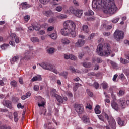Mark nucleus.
<instances>
[{
  "instance_id": "nucleus-37",
  "label": "nucleus",
  "mask_w": 129,
  "mask_h": 129,
  "mask_svg": "<svg viewBox=\"0 0 129 129\" xmlns=\"http://www.w3.org/2000/svg\"><path fill=\"white\" fill-rule=\"evenodd\" d=\"M14 121L15 122H17V121H18L19 119H18V113L16 112H14Z\"/></svg>"
},
{
  "instance_id": "nucleus-24",
  "label": "nucleus",
  "mask_w": 129,
  "mask_h": 129,
  "mask_svg": "<svg viewBox=\"0 0 129 129\" xmlns=\"http://www.w3.org/2000/svg\"><path fill=\"white\" fill-rule=\"evenodd\" d=\"M82 64L83 66L85 68H90V67H91V62H83V63H82Z\"/></svg>"
},
{
  "instance_id": "nucleus-58",
  "label": "nucleus",
  "mask_w": 129,
  "mask_h": 129,
  "mask_svg": "<svg viewBox=\"0 0 129 129\" xmlns=\"http://www.w3.org/2000/svg\"><path fill=\"white\" fill-rule=\"evenodd\" d=\"M60 0H52V5L54 6H56L58 5V2H59Z\"/></svg>"
},
{
  "instance_id": "nucleus-20",
  "label": "nucleus",
  "mask_w": 129,
  "mask_h": 129,
  "mask_svg": "<svg viewBox=\"0 0 129 129\" xmlns=\"http://www.w3.org/2000/svg\"><path fill=\"white\" fill-rule=\"evenodd\" d=\"M30 96H31V93L27 92L25 95L22 96L21 99L25 100V99H27V98L30 97Z\"/></svg>"
},
{
  "instance_id": "nucleus-33",
  "label": "nucleus",
  "mask_w": 129,
  "mask_h": 129,
  "mask_svg": "<svg viewBox=\"0 0 129 129\" xmlns=\"http://www.w3.org/2000/svg\"><path fill=\"white\" fill-rule=\"evenodd\" d=\"M120 62L122 64H128L129 61L127 59H123L122 57L120 58Z\"/></svg>"
},
{
  "instance_id": "nucleus-46",
  "label": "nucleus",
  "mask_w": 129,
  "mask_h": 129,
  "mask_svg": "<svg viewBox=\"0 0 129 129\" xmlns=\"http://www.w3.org/2000/svg\"><path fill=\"white\" fill-rule=\"evenodd\" d=\"M95 37V33H92L88 38V40H92L93 38Z\"/></svg>"
},
{
  "instance_id": "nucleus-64",
  "label": "nucleus",
  "mask_w": 129,
  "mask_h": 129,
  "mask_svg": "<svg viewBox=\"0 0 129 129\" xmlns=\"http://www.w3.org/2000/svg\"><path fill=\"white\" fill-rule=\"evenodd\" d=\"M53 30H54V27L53 26H50L47 28V31L48 32H51V31H53Z\"/></svg>"
},
{
  "instance_id": "nucleus-11",
  "label": "nucleus",
  "mask_w": 129,
  "mask_h": 129,
  "mask_svg": "<svg viewBox=\"0 0 129 129\" xmlns=\"http://www.w3.org/2000/svg\"><path fill=\"white\" fill-rule=\"evenodd\" d=\"M22 10H27V9H29V8H31L32 6L30 4H28L27 2H22L20 5Z\"/></svg>"
},
{
  "instance_id": "nucleus-57",
  "label": "nucleus",
  "mask_w": 129,
  "mask_h": 129,
  "mask_svg": "<svg viewBox=\"0 0 129 129\" xmlns=\"http://www.w3.org/2000/svg\"><path fill=\"white\" fill-rule=\"evenodd\" d=\"M30 20V16L29 15H26L24 17V21L26 22H28Z\"/></svg>"
},
{
  "instance_id": "nucleus-9",
  "label": "nucleus",
  "mask_w": 129,
  "mask_h": 129,
  "mask_svg": "<svg viewBox=\"0 0 129 129\" xmlns=\"http://www.w3.org/2000/svg\"><path fill=\"white\" fill-rule=\"evenodd\" d=\"M38 106L39 107L44 106L45 103H46L45 99H44L43 98H42L41 96H38Z\"/></svg>"
},
{
  "instance_id": "nucleus-3",
  "label": "nucleus",
  "mask_w": 129,
  "mask_h": 129,
  "mask_svg": "<svg viewBox=\"0 0 129 129\" xmlns=\"http://www.w3.org/2000/svg\"><path fill=\"white\" fill-rule=\"evenodd\" d=\"M96 52L101 57H108L112 53L110 45L108 43H106L104 45L101 44H99L97 46Z\"/></svg>"
},
{
  "instance_id": "nucleus-8",
  "label": "nucleus",
  "mask_w": 129,
  "mask_h": 129,
  "mask_svg": "<svg viewBox=\"0 0 129 129\" xmlns=\"http://www.w3.org/2000/svg\"><path fill=\"white\" fill-rule=\"evenodd\" d=\"M118 102L122 108H125V107H126V105H129L128 100L126 101L123 98H120L118 100Z\"/></svg>"
},
{
  "instance_id": "nucleus-34",
  "label": "nucleus",
  "mask_w": 129,
  "mask_h": 129,
  "mask_svg": "<svg viewBox=\"0 0 129 129\" xmlns=\"http://www.w3.org/2000/svg\"><path fill=\"white\" fill-rule=\"evenodd\" d=\"M57 37H58V35H57V33H52L50 35V37L53 40H56V39H57Z\"/></svg>"
},
{
  "instance_id": "nucleus-62",
  "label": "nucleus",
  "mask_w": 129,
  "mask_h": 129,
  "mask_svg": "<svg viewBox=\"0 0 129 129\" xmlns=\"http://www.w3.org/2000/svg\"><path fill=\"white\" fill-rule=\"evenodd\" d=\"M17 107L18 108H21L22 109H23L24 107H25V106H22V104L19 103L17 104Z\"/></svg>"
},
{
  "instance_id": "nucleus-44",
  "label": "nucleus",
  "mask_w": 129,
  "mask_h": 129,
  "mask_svg": "<svg viewBox=\"0 0 129 129\" xmlns=\"http://www.w3.org/2000/svg\"><path fill=\"white\" fill-rule=\"evenodd\" d=\"M118 95L119 96H122L123 95H124V91H123L122 90H119V92L118 93Z\"/></svg>"
},
{
  "instance_id": "nucleus-17",
  "label": "nucleus",
  "mask_w": 129,
  "mask_h": 129,
  "mask_svg": "<svg viewBox=\"0 0 129 129\" xmlns=\"http://www.w3.org/2000/svg\"><path fill=\"white\" fill-rule=\"evenodd\" d=\"M5 106L10 109H12V107H13L12 102L9 100L5 101Z\"/></svg>"
},
{
  "instance_id": "nucleus-43",
  "label": "nucleus",
  "mask_w": 129,
  "mask_h": 129,
  "mask_svg": "<svg viewBox=\"0 0 129 129\" xmlns=\"http://www.w3.org/2000/svg\"><path fill=\"white\" fill-rule=\"evenodd\" d=\"M87 94H88L89 96H90V97H93V93H92V92L90 91V90L87 89Z\"/></svg>"
},
{
  "instance_id": "nucleus-18",
  "label": "nucleus",
  "mask_w": 129,
  "mask_h": 129,
  "mask_svg": "<svg viewBox=\"0 0 129 129\" xmlns=\"http://www.w3.org/2000/svg\"><path fill=\"white\" fill-rule=\"evenodd\" d=\"M50 92V95L53 96V97H56V96L58 95V94H57V91L54 88L51 89Z\"/></svg>"
},
{
  "instance_id": "nucleus-23",
  "label": "nucleus",
  "mask_w": 129,
  "mask_h": 129,
  "mask_svg": "<svg viewBox=\"0 0 129 129\" xmlns=\"http://www.w3.org/2000/svg\"><path fill=\"white\" fill-rule=\"evenodd\" d=\"M82 29L83 31H84L85 33L88 34V32H89V29L88 28V26H87V25H83Z\"/></svg>"
},
{
  "instance_id": "nucleus-53",
  "label": "nucleus",
  "mask_w": 129,
  "mask_h": 129,
  "mask_svg": "<svg viewBox=\"0 0 129 129\" xmlns=\"http://www.w3.org/2000/svg\"><path fill=\"white\" fill-rule=\"evenodd\" d=\"M40 87L38 85H34L33 89L35 91H38Z\"/></svg>"
},
{
  "instance_id": "nucleus-26",
  "label": "nucleus",
  "mask_w": 129,
  "mask_h": 129,
  "mask_svg": "<svg viewBox=\"0 0 129 129\" xmlns=\"http://www.w3.org/2000/svg\"><path fill=\"white\" fill-rule=\"evenodd\" d=\"M9 46L10 45L8 44L4 43L0 46V48L1 49H2V50H6V49H8V48H9Z\"/></svg>"
},
{
  "instance_id": "nucleus-32",
  "label": "nucleus",
  "mask_w": 129,
  "mask_h": 129,
  "mask_svg": "<svg viewBox=\"0 0 129 129\" xmlns=\"http://www.w3.org/2000/svg\"><path fill=\"white\" fill-rule=\"evenodd\" d=\"M57 17L58 18V19H66V18H67V15L65 14H60L57 15Z\"/></svg>"
},
{
  "instance_id": "nucleus-28",
  "label": "nucleus",
  "mask_w": 129,
  "mask_h": 129,
  "mask_svg": "<svg viewBox=\"0 0 129 129\" xmlns=\"http://www.w3.org/2000/svg\"><path fill=\"white\" fill-rule=\"evenodd\" d=\"M51 124H52V121H51L50 120H48L47 121V123H45L44 125V128L45 129L47 128H50V125H51Z\"/></svg>"
},
{
  "instance_id": "nucleus-2",
  "label": "nucleus",
  "mask_w": 129,
  "mask_h": 129,
  "mask_svg": "<svg viewBox=\"0 0 129 129\" xmlns=\"http://www.w3.org/2000/svg\"><path fill=\"white\" fill-rule=\"evenodd\" d=\"M64 29L61 30V33L63 36L71 35L72 38H75L76 36V32H75V23L71 20H67L63 23Z\"/></svg>"
},
{
  "instance_id": "nucleus-50",
  "label": "nucleus",
  "mask_w": 129,
  "mask_h": 129,
  "mask_svg": "<svg viewBox=\"0 0 129 129\" xmlns=\"http://www.w3.org/2000/svg\"><path fill=\"white\" fill-rule=\"evenodd\" d=\"M70 70H71L72 73H75L76 72V70L73 67H70Z\"/></svg>"
},
{
  "instance_id": "nucleus-59",
  "label": "nucleus",
  "mask_w": 129,
  "mask_h": 129,
  "mask_svg": "<svg viewBox=\"0 0 129 129\" xmlns=\"http://www.w3.org/2000/svg\"><path fill=\"white\" fill-rule=\"evenodd\" d=\"M73 3L75 5V6H76V7H78L79 6V3L78 2V1L76 0H74Z\"/></svg>"
},
{
  "instance_id": "nucleus-36",
  "label": "nucleus",
  "mask_w": 129,
  "mask_h": 129,
  "mask_svg": "<svg viewBox=\"0 0 129 129\" xmlns=\"http://www.w3.org/2000/svg\"><path fill=\"white\" fill-rule=\"evenodd\" d=\"M59 75L60 76H63V77H64V78H67V75H68V72H61L59 74Z\"/></svg>"
},
{
  "instance_id": "nucleus-55",
  "label": "nucleus",
  "mask_w": 129,
  "mask_h": 129,
  "mask_svg": "<svg viewBox=\"0 0 129 129\" xmlns=\"http://www.w3.org/2000/svg\"><path fill=\"white\" fill-rule=\"evenodd\" d=\"M111 95L112 98L113 99L112 101H115V99H116L115 95H114V94H113V92H112L111 93Z\"/></svg>"
},
{
  "instance_id": "nucleus-12",
  "label": "nucleus",
  "mask_w": 129,
  "mask_h": 129,
  "mask_svg": "<svg viewBox=\"0 0 129 129\" xmlns=\"http://www.w3.org/2000/svg\"><path fill=\"white\" fill-rule=\"evenodd\" d=\"M85 44V41L82 39H79L78 41L76 43V47L77 48H80V47H82L83 45Z\"/></svg>"
},
{
  "instance_id": "nucleus-51",
  "label": "nucleus",
  "mask_w": 129,
  "mask_h": 129,
  "mask_svg": "<svg viewBox=\"0 0 129 129\" xmlns=\"http://www.w3.org/2000/svg\"><path fill=\"white\" fill-rule=\"evenodd\" d=\"M1 129H11L10 126H7V125H2L0 127Z\"/></svg>"
},
{
  "instance_id": "nucleus-22",
  "label": "nucleus",
  "mask_w": 129,
  "mask_h": 129,
  "mask_svg": "<svg viewBox=\"0 0 129 129\" xmlns=\"http://www.w3.org/2000/svg\"><path fill=\"white\" fill-rule=\"evenodd\" d=\"M55 97L56 100L59 102V103H63V98L61 97L60 96H59V95H57L56 96L54 97Z\"/></svg>"
},
{
  "instance_id": "nucleus-25",
  "label": "nucleus",
  "mask_w": 129,
  "mask_h": 129,
  "mask_svg": "<svg viewBox=\"0 0 129 129\" xmlns=\"http://www.w3.org/2000/svg\"><path fill=\"white\" fill-rule=\"evenodd\" d=\"M84 15L85 16H93V15H94V13L93 12V11H92V10H89L88 12L84 13Z\"/></svg>"
},
{
  "instance_id": "nucleus-19",
  "label": "nucleus",
  "mask_w": 129,
  "mask_h": 129,
  "mask_svg": "<svg viewBox=\"0 0 129 129\" xmlns=\"http://www.w3.org/2000/svg\"><path fill=\"white\" fill-rule=\"evenodd\" d=\"M83 14V11L80 10H77L76 11V16L78 17V18H81Z\"/></svg>"
},
{
  "instance_id": "nucleus-5",
  "label": "nucleus",
  "mask_w": 129,
  "mask_h": 129,
  "mask_svg": "<svg viewBox=\"0 0 129 129\" xmlns=\"http://www.w3.org/2000/svg\"><path fill=\"white\" fill-rule=\"evenodd\" d=\"M105 118L107 120L110 126L112 129L116 128V122L115 120L112 117V115L110 113H105L104 114Z\"/></svg>"
},
{
  "instance_id": "nucleus-38",
  "label": "nucleus",
  "mask_w": 129,
  "mask_h": 129,
  "mask_svg": "<svg viewBox=\"0 0 129 129\" xmlns=\"http://www.w3.org/2000/svg\"><path fill=\"white\" fill-rule=\"evenodd\" d=\"M93 86L95 87V89H98L99 88V84L97 82H95Z\"/></svg>"
},
{
  "instance_id": "nucleus-40",
  "label": "nucleus",
  "mask_w": 129,
  "mask_h": 129,
  "mask_svg": "<svg viewBox=\"0 0 129 129\" xmlns=\"http://www.w3.org/2000/svg\"><path fill=\"white\" fill-rule=\"evenodd\" d=\"M111 65H112L113 68H114V69H116V68H117V64L113 61H111Z\"/></svg>"
},
{
  "instance_id": "nucleus-27",
  "label": "nucleus",
  "mask_w": 129,
  "mask_h": 129,
  "mask_svg": "<svg viewBox=\"0 0 129 129\" xmlns=\"http://www.w3.org/2000/svg\"><path fill=\"white\" fill-rule=\"evenodd\" d=\"M99 108H100V106L99 105H97L95 108V112L96 114H100L101 111L99 110Z\"/></svg>"
},
{
  "instance_id": "nucleus-1",
  "label": "nucleus",
  "mask_w": 129,
  "mask_h": 129,
  "mask_svg": "<svg viewBox=\"0 0 129 129\" xmlns=\"http://www.w3.org/2000/svg\"><path fill=\"white\" fill-rule=\"evenodd\" d=\"M114 2V0H96L92 2V5H95V7L100 9L106 8L104 10L105 14L113 15L117 12V7Z\"/></svg>"
},
{
  "instance_id": "nucleus-6",
  "label": "nucleus",
  "mask_w": 129,
  "mask_h": 129,
  "mask_svg": "<svg viewBox=\"0 0 129 129\" xmlns=\"http://www.w3.org/2000/svg\"><path fill=\"white\" fill-rule=\"evenodd\" d=\"M123 38H124V33L123 31L116 30L114 33V39L117 40V42H119L120 40L123 39Z\"/></svg>"
},
{
  "instance_id": "nucleus-4",
  "label": "nucleus",
  "mask_w": 129,
  "mask_h": 129,
  "mask_svg": "<svg viewBox=\"0 0 129 129\" xmlns=\"http://www.w3.org/2000/svg\"><path fill=\"white\" fill-rule=\"evenodd\" d=\"M38 65L42 67L43 69L45 70H49V71H52L55 73V74H58V71L55 68V66L48 62H42L41 63H39Z\"/></svg>"
},
{
  "instance_id": "nucleus-30",
  "label": "nucleus",
  "mask_w": 129,
  "mask_h": 129,
  "mask_svg": "<svg viewBox=\"0 0 129 129\" xmlns=\"http://www.w3.org/2000/svg\"><path fill=\"white\" fill-rule=\"evenodd\" d=\"M20 59V55H17L12 58V62H17Z\"/></svg>"
},
{
  "instance_id": "nucleus-54",
  "label": "nucleus",
  "mask_w": 129,
  "mask_h": 129,
  "mask_svg": "<svg viewBox=\"0 0 129 129\" xmlns=\"http://www.w3.org/2000/svg\"><path fill=\"white\" fill-rule=\"evenodd\" d=\"M35 77H36V79L37 80V81H41L42 80V77L41 75H37Z\"/></svg>"
},
{
  "instance_id": "nucleus-41",
  "label": "nucleus",
  "mask_w": 129,
  "mask_h": 129,
  "mask_svg": "<svg viewBox=\"0 0 129 129\" xmlns=\"http://www.w3.org/2000/svg\"><path fill=\"white\" fill-rule=\"evenodd\" d=\"M55 22H56V18H49L48 20V23H55Z\"/></svg>"
},
{
  "instance_id": "nucleus-61",
  "label": "nucleus",
  "mask_w": 129,
  "mask_h": 129,
  "mask_svg": "<svg viewBox=\"0 0 129 129\" xmlns=\"http://www.w3.org/2000/svg\"><path fill=\"white\" fill-rule=\"evenodd\" d=\"M16 31H18L19 32H21V31H24V28L19 27H16Z\"/></svg>"
},
{
  "instance_id": "nucleus-63",
  "label": "nucleus",
  "mask_w": 129,
  "mask_h": 129,
  "mask_svg": "<svg viewBox=\"0 0 129 129\" xmlns=\"http://www.w3.org/2000/svg\"><path fill=\"white\" fill-rule=\"evenodd\" d=\"M45 31L44 30H40L39 31H38V35H44V34H45Z\"/></svg>"
},
{
  "instance_id": "nucleus-14",
  "label": "nucleus",
  "mask_w": 129,
  "mask_h": 129,
  "mask_svg": "<svg viewBox=\"0 0 129 129\" xmlns=\"http://www.w3.org/2000/svg\"><path fill=\"white\" fill-rule=\"evenodd\" d=\"M32 27H33V29L35 30V31H39L40 30V27L41 25L39 24V23H37V22H34L32 24Z\"/></svg>"
},
{
  "instance_id": "nucleus-13",
  "label": "nucleus",
  "mask_w": 129,
  "mask_h": 129,
  "mask_svg": "<svg viewBox=\"0 0 129 129\" xmlns=\"http://www.w3.org/2000/svg\"><path fill=\"white\" fill-rule=\"evenodd\" d=\"M82 120H83L84 123H85L86 124H88V123H90V122L89 117L87 115H83L82 117Z\"/></svg>"
},
{
  "instance_id": "nucleus-60",
  "label": "nucleus",
  "mask_w": 129,
  "mask_h": 129,
  "mask_svg": "<svg viewBox=\"0 0 129 129\" xmlns=\"http://www.w3.org/2000/svg\"><path fill=\"white\" fill-rule=\"evenodd\" d=\"M62 7L58 6L56 8V11H57V12H61V11H62Z\"/></svg>"
},
{
  "instance_id": "nucleus-56",
  "label": "nucleus",
  "mask_w": 129,
  "mask_h": 129,
  "mask_svg": "<svg viewBox=\"0 0 129 129\" xmlns=\"http://www.w3.org/2000/svg\"><path fill=\"white\" fill-rule=\"evenodd\" d=\"M19 101V99L17 97H14L12 98V101L13 102H17Z\"/></svg>"
},
{
  "instance_id": "nucleus-52",
  "label": "nucleus",
  "mask_w": 129,
  "mask_h": 129,
  "mask_svg": "<svg viewBox=\"0 0 129 129\" xmlns=\"http://www.w3.org/2000/svg\"><path fill=\"white\" fill-rule=\"evenodd\" d=\"M30 56L29 55H25L24 57L22 58V60H30Z\"/></svg>"
},
{
  "instance_id": "nucleus-15",
  "label": "nucleus",
  "mask_w": 129,
  "mask_h": 129,
  "mask_svg": "<svg viewBox=\"0 0 129 129\" xmlns=\"http://www.w3.org/2000/svg\"><path fill=\"white\" fill-rule=\"evenodd\" d=\"M116 120L119 125H120L121 126H124V125H125V124H124V120H121V118H120V117H118Z\"/></svg>"
},
{
  "instance_id": "nucleus-47",
  "label": "nucleus",
  "mask_w": 129,
  "mask_h": 129,
  "mask_svg": "<svg viewBox=\"0 0 129 129\" xmlns=\"http://www.w3.org/2000/svg\"><path fill=\"white\" fill-rule=\"evenodd\" d=\"M102 58H100V57H98L96 59V62L97 63H98V64H100L101 63H102Z\"/></svg>"
},
{
  "instance_id": "nucleus-45",
  "label": "nucleus",
  "mask_w": 129,
  "mask_h": 129,
  "mask_svg": "<svg viewBox=\"0 0 129 129\" xmlns=\"http://www.w3.org/2000/svg\"><path fill=\"white\" fill-rule=\"evenodd\" d=\"M70 59L71 60H73V61H75L76 60L77 57L76 56H74V55L71 54L70 55Z\"/></svg>"
},
{
  "instance_id": "nucleus-42",
  "label": "nucleus",
  "mask_w": 129,
  "mask_h": 129,
  "mask_svg": "<svg viewBox=\"0 0 129 129\" xmlns=\"http://www.w3.org/2000/svg\"><path fill=\"white\" fill-rule=\"evenodd\" d=\"M39 2H40L41 4H43V5H46V4H48L49 2H50V0H39Z\"/></svg>"
},
{
  "instance_id": "nucleus-10",
  "label": "nucleus",
  "mask_w": 129,
  "mask_h": 129,
  "mask_svg": "<svg viewBox=\"0 0 129 129\" xmlns=\"http://www.w3.org/2000/svg\"><path fill=\"white\" fill-rule=\"evenodd\" d=\"M43 14L47 18H50L53 16V12L51 10H43Z\"/></svg>"
},
{
  "instance_id": "nucleus-48",
  "label": "nucleus",
  "mask_w": 129,
  "mask_h": 129,
  "mask_svg": "<svg viewBox=\"0 0 129 129\" xmlns=\"http://www.w3.org/2000/svg\"><path fill=\"white\" fill-rule=\"evenodd\" d=\"M119 17H117L116 18H114L112 21V23H114V24H116V23H117L119 21Z\"/></svg>"
},
{
  "instance_id": "nucleus-35",
  "label": "nucleus",
  "mask_w": 129,
  "mask_h": 129,
  "mask_svg": "<svg viewBox=\"0 0 129 129\" xmlns=\"http://www.w3.org/2000/svg\"><path fill=\"white\" fill-rule=\"evenodd\" d=\"M31 41H32L33 43H36V42H40V40H39V38L36 37L31 38Z\"/></svg>"
},
{
  "instance_id": "nucleus-49",
  "label": "nucleus",
  "mask_w": 129,
  "mask_h": 129,
  "mask_svg": "<svg viewBox=\"0 0 129 129\" xmlns=\"http://www.w3.org/2000/svg\"><path fill=\"white\" fill-rule=\"evenodd\" d=\"M98 116L100 120H101V121L104 122V117H103L102 115H98Z\"/></svg>"
},
{
  "instance_id": "nucleus-7",
  "label": "nucleus",
  "mask_w": 129,
  "mask_h": 129,
  "mask_svg": "<svg viewBox=\"0 0 129 129\" xmlns=\"http://www.w3.org/2000/svg\"><path fill=\"white\" fill-rule=\"evenodd\" d=\"M74 108L78 114H82L84 112V108L82 105L75 104Z\"/></svg>"
},
{
  "instance_id": "nucleus-29",
  "label": "nucleus",
  "mask_w": 129,
  "mask_h": 129,
  "mask_svg": "<svg viewBox=\"0 0 129 129\" xmlns=\"http://www.w3.org/2000/svg\"><path fill=\"white\" fill-rule=\"evenodd\" d=\"M47 52L48 54H54L55 53V49L53 47H50L47 49Z\"/></svg>"
},
{
  "instance_id": "nucleus-39",
  "label": "nucleus",
  "mask_w": 129,
  "mask_h": 129,
  "mask_svg": "<svg viewBox=\"0 0 129 129\" xmlns=\"http://www.w3.org/2000/svg\"><path fill=\"white\" fill-rule=\"evenodd\" d=\"M10 84L11 86H13V87H17V81L15 80L12 81Z\"/></svg>"
},
{
  "instance_id": "nucleus-21",
  "label": "nucleus",
  "mask_w": 129,
  "mask_h": 129,
  "mask_svg": "<svg viewBox=\"0 0 129 129\" xmlns=\"http://www.w3.org/2000/svg\"><path fill=\"white\" fill-rule=\"evenodd\" d=\"M61 43L63 45H68V44H70V40L67 38H62L61 39Z\"/></svg>"
},
{
  "instance_id": "nucleus-31",
  "label": "nucleus",
  "mask_w": 129,
  "mask_h": 129,
  "mask_svg": "<svg viewBox=\"0 0 129 129\" xmlns=\"http://www.w3.org/2000/svg\"><path fill=\"white\" fill-rule=\"evenodd\" d=\"M101 86H102L103 89H106L107 88H108V84L105 82L102 83L101 84Z\"/></svg>"
},
{
  "instance_id": "nucleus-16",
  "label": "nucleus",
  "mask_w": 129,
  "mask_h": 129,
  "mask_svg": "<svg viewBox=\"0 0 129 129\" xmlns=\"http://www.w3.org/2000/svg\"><path fill=\"white\" fill-rule=\"evenodd\" d=\"M111 105L113 109H115V110H118V104H117L115 101H112Z\"/></svg>"
}]
</instances>
